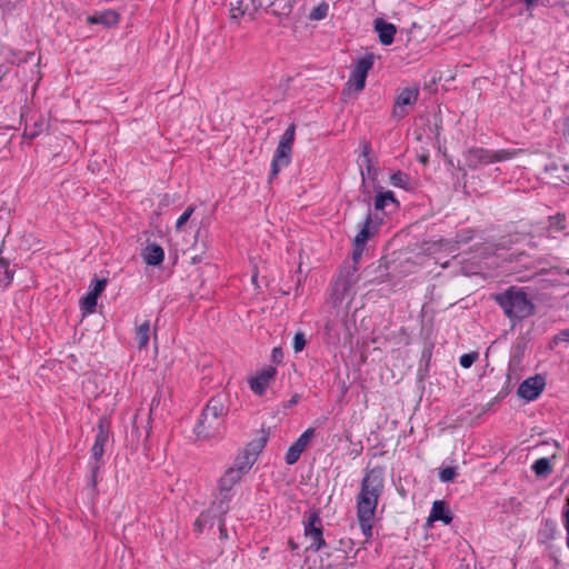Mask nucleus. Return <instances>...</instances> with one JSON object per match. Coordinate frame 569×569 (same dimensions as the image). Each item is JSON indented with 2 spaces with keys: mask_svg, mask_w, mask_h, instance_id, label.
Segmentation results:
<instances>
[{
  "mask_svg": "<svg viewBox=\"0 0 569 569\" xmlns=\"http://www.w3.org/2000/svg\"><path fill=\"white\" fill-rule=\"evenodd\" d=\"M243 475L230 467L219 480V500L218 511L220 513H227L229 510V502L232 498L231 489L238 483Z\"/></svg>",
  "mask_w": 569,
  "mask_h": 569,
  "instance_id": "obj_5",
  "label": "nucleus"
},
{
  "mask_svg": "<svg viewBox=\"0 0 569 569\" xmlns=\"http://www.w3.org/2000/svg\"><path fill=\"white\" fill-rule=\"evenodd\" d=\"M306 343H307V340H306L305 333L301 331H298L295 335L293 341H292V347H293L295 352L302 351L303 348L306 347Z\"/></svg>",
  "mask_w": 569,
  "mask_h": 569,
  "instance_id": "obj_44",
  "label": "nucleus"
},
{
  "mask_svg": "<svg viewBox=\"0 0 569 569\" xmlns=\"http://www.w3.org/2000/svg\"><path fill=\"white\" fill-rule=\"evenodd\" d=\"M89 20L93 23H102L106 26H111V24H116L118 22L119 16L114 11L108 10V11H104V12L93 16Z\"/></svg>",
  "mask_w": 569,
  "mask_h": 569,
  "instance_id": "obj_34",
  "label": "nucleus"
},
{
  "mask_svg": "<svg viewBox=\"0 0 569 569\" xmlns=\"http://www.w3.org/2000/svg\"><path fill=\"white\" fill-rule=\"evenodd\" d=\"M313 433H315V429L313 428H308L289 447V449L287 450L286 457H284V460H286L287 465H290V466L295 465L299 460L302 451L307 447V445H308L309 440L311 439V437L313 436Z\"/></svg>",
  "mask_w": 569,
  "mask_h": 569,
  "instance_id": "obj_17",
  "label": "nucleus"
},
{
  "mask_svg": "<svg viewBox=\"0 0 569 569\" xmlns=\"http://www.w3.org/2000/svg\"><path fill=\"white\" fill-rule=\"evenodd\" d=\"M12 58L9 59V61L11 63H14V64H22V63H27L29 61H32L34 58H36V52L34 51H28V52H23V53H20V54H17V53H12Z\"/></svg>",
  "mask_w": 569,
  "mask_h": 569,
  "instance_id": "obj_40",
  "label": "nucleus"
},
{
  "mask_svg": "<svg viewBox=\"0 0 569 569\" xmlns=\"http://www.w3.org/2000/svg\"><path fill=\"white\" fill-rule=\"evenodd\" d=\"M382 224V218L378 214H372L371 209H368L365 221L361 224V229L353 239V252L352 259L357 262L365 250V246L369 239H371Z\"/></svg>",
  "mask_w": 569,
  "mask_h": 569,
  "instance_id": "obj_4",
  "label": "nucleus"
},
{
  "mask_svg": "<svg viewBox=\"0 0 569 569\" xmlns=\"http://www.w3.org/2000/svg\"><path fill=\"white\" fill-rule=\"evenodd\" d=\"M531 468L537 477L546 478L552 473V466L548 458L537 459Z\"/></svg>",
  "mask_w": 569,
  "mask_h": 569,
  "instance_id": "obj_32",
  "label": "nucleus"
},
{
  "mask_svg": "<svg viewBox=\"0 0 569 569\" xmlns=\"http://www.w3.org/2000/svg\"><path fill=\"white\" fill-rule=\"evenodd\" d=\"M328 11L329 4L327 2H321L310 11L308 18L310 20H322L328 16Z\"/></svg>",
  "mask_w": 569,
  "mask_h": 569,
  "instance_id": "obj_38",
  "label": "nucleus"
},
{
  "mask_svg": "<svg viewBox=\"0 0 569 569\" xmlns=\"http://www.w3.org/2000/svg\"><path fill=\"white\" fill-rule=\"evenodd\" d=\"M493 299L510 320L526 319L536 311L533 302L528 298L525 290L515 286L508 288L505 292L495 295Z\"/></svg>",
  "mask_w": 569,
  "mask_h": 569,
  "instance_id": "obj_2",
  "label": "nucleus"
},
{
  "mask_svg": "<svg viewBox=\"0 0 569 569\" xmlns=\"http://www.w3.org/2000/svg\"><path fill=\"white\" fill-rule=\"evenodd\" d=\"M518 382H519V377H518L517 372L515 370H512L511 368H509L508 373H507V386H506V388H503L505 389L503 391H506V390L510 391L511 389H513L517 386Z\"/></svg>",
  "mask_w": 569,
  "mask_h": 569,
  "instance_id": "obj_46",
  "label": "nucleus"
},
{
  "mask_svg": "<svg viewBox=\"0 0 569 569\" xmlns=\"http://www.w3.org/2000/svg\"><path fill=\"white\" fill-rule=\"evenodd\" d=\"M539 396L540 393H516V398L510 401H512V406L520 407L530 401H535Z\"/></svg>",
  "mask_w": 569,
  "mask_h": 569,
  "instance_id": "obj_39",
  "label": "nucleus"
},
{
  "mask_svg": "<svg viewBox=\"0 0 569 569\" xmlns=\"http://www.w3.org/2000/svg\"><path fill=\"white\" fill-rule=\"evenodd\" d=\"M98 297L94 296L91 292H88L83 298L80 300L81 309L84 312H93L97 307Z\"/></svg>",
  "mask_w": 569,
  "mask_h": 569,
  "instance_id": "obj_37",
  "label": "nucleus"
},
{
  "mask_svg": "<svg viewBox=\"0 0 569 569\" xmlns=\"http://www.w3.org/2000/svg\"><path fill=\"white\" fill-rule=\"evenodd\" d=\"M93 288L89 291L93 293L94 296L99 297L100 293L106 289L107 287V279H97L94 278L92 280Z\"/></svg>",
  "mask_w": 569,
  "mask_h": 569,
  "instance_id": "obj_48",
  "label": "nucleus"
},
{
  "mask_svg": "<svg viewBox=\"0 0 569 569\" xmlns=\"http://www.w3.org/2000/svg\"><path fill=\"white\" fill-rule=\"evenodd\" d=\"M390 183L393 187L410 190L412 188L411 178L406 172L398 170L390 176Z\"/></svg>",
  "mask_w": 569,
  "mask_h": 569,
  "instance_id": "obj_30",
  "label": "nucleus"
},
{
  "mask_svg": "<svg viewBox=\"0 0 569 569\" xmlns=\"http://www.w3.org/2000/svg\"><path fill=\"white\" fill-rule=\"evenodd\" d=\"M351 289V282L348 279H339L336 281L332 296L336 301L342 302V300L347 297L348 292Z\"/></svg>",
  "mask_w": 569,
  "mask_h": 569,
  "instance_id": "obj_31",
  "label": "nucleus"
},
{
  "mask_svg": "<svg viewBox=\"0 0 569 569\" xmlns=\"http://www.w3.org/2000/svg\"><path fill=\"white\" fill-rule=\"evenodd\" d=\"M142 256L147 264L159 266L164 259V251L161 246L150 243L143 249Z\"/></svg>",
  "mask_w": 569,
  "mask_h": 569,
  "instance_id": "obj_23",
  "label": "nucleus"
},
{
  "mask_svg": "<svg viewBox=\"0 0 569 569\" xmlns=\"http://www.w3.org/2000/svg\"><path fill=\"white\" fill-rule=\"evenodd\" d=\"M458 170L462 171L463 172V176H466V170L462 168V167H458Z\"/></svg>",
  "mask_w": 569,
  "mask_h": 569,
  "instance_id": "obj_61",
  "label": "nucleus"
},
{
  "mask_svg": "<svg viewBox=\"0 0 569 569\" xmlns=\"http://www.w3.org/2000/svg\"><path fill=\"white\" fill-rule=\"evenodd\" d=\"M110 422L106 417H101L97 425V435L91 448V457L89 461L91 479L90 485L97 486V477L100 468L103 466L104 447L109 440Z\"/></svg>",
  "mask_w": 569,
  "mask_h": 569,
  "instance_id": "obj_3",
  "label": "nucleus"
},
{
  "mask_svg": "<svg viewBox=\"0 0 569 569\" xmlns=\"http://www.w3.org/2000/svg\"><path fill=\"white\" fill-rule=\"evenodd\" d=\"M480 393H470L463 400L465 403L462 406L463 411L459 416L460 421H467L468 419L481 417L487 412L491 405L501 400V397L498 395L493 400L483 403L480 401L478 397Z\"/></svg>",
  "mask_w": 569,
  "mask_h": 569,
  "instance_id": "obj_6",
  "label": "nucleus"
},
{
  "mask_svg": "<svg viewBox=\"0 0 569 569\" xmlns=\"http://www.w3.org/2000/svg\"><path fill=\"white\" fill-rule=\"evenodd\" d=\"M420 161H421L422 163H426V162L428 161V156H421V157H420Z\"/></svg>",
  "mask_w": 569,
  "mask_h": 569,
  "instance_id": "obj_59",
  "label": "nucleus"
},
{
  "mask_svg": "<svg viewBox=\"0 0 569 569\" xmlns=\"http://www.w3.org/2000/svg\"><path fill=\"white\" fill-rule=\"evenodd\" d=\"M194 211V207L193 206H189L184 212L178 218L177 222H176V228L179 230L182 228V226L190 219L191 214L193 213Z\"/></svg>",
  "mask_w": 569,
  "mask_h": 569,
  "instance_id": "obj_47",
  "label": "nucleus"
},
{
  "mask_svg": "<svg viewBox=\"0 0 569 569\" xmlns=\"http://www.w3.org/2000/svg\"><path fill=\"white\" fill-rule=\"evenodd\" d=\"M552 342L558 345L559 342H569V329H563L559 331L555 337Z\"/></svg>",
  "mask_w": 569,
  "mask_h": 569,
  "instance_id": "obj_49",
  "label": "nucleus"
},
{
  "mask_svg": "<svg viewBox=\"0 0 569 569\" xmlns=\"http://www.w3.org/2000/svg\"><path fill=\"white\" fill-rule=\"evenodd\" d=\"M373 62V53L368 52L353 66L348 83L353 87L356 91H361L365 88L367 74L369 70L372 69Z\"/></svg>",
  "mask_w": 569,
  "mask_h": 569,
  "instance_id": "obj_7",
  "label": "nucleus"
},
{
  "mask_svg": "<svg viewBox=\"0 0 569 569\" xmlns=\"http://www.w3.org/2000/svg\"><path fill=\"white\" fill-rule=\"evenodd\" d=\"M268 438H269V432L266 431L264 429H262L260 431V436L258 438L253 439L252 441H250L246 446V448L243 450V453L252 456V457H254L257 459L258 455L266 447Z\"/></svg>",
  "mask_w": 569,
  "mask_h": 569,
  "instance_id": "obj_25",
  "label": "nucleus"
},
{
  "mask_svg": "<svg viewBox=\"0 0 569 569\" xmlns=\"http://www.w3.org/2000/svg\"><path fill=\"white\" fill-rule=\"evenodd\" d=\"M558 528L557 523L552 519H545L542 522V527L539 530V538L546 542L553 540L557 536Z\"/></svg>",
  "mask_w": 569,
  "mask_h": 569,
  "instance_id": "obj_29",
  "label": "nucleus"
},
{
  "mask_svg": "<svg viewBox=\"0 0 569 569\" xmlns=\"http://www.w3.org/2000/svg\"><path fill=\"white\" fill-rule=\"evenodd\" d=\"M376 189V196L373 199V208L378 214L383 219V216L390 214L398 210L400 203L396 199V196L390 190H383L382 187L378 186Z\"/></svg>",
  "mask_w": 569,
  "mask_h": 569,
  "instance_id": "obj_9",
  "label": "nucleus"
},
{
  "mask_svg": "<svg viewBox=\"0 0 569 569\" xmlns=\"http://www.w3.org/2000/svg\"><path fill=\"white\" fill-rule=\"evenodd\" d=\"M452 518V513L445 501L436 500L432 503L431 512L428 518L429 521H442L445 525H449Z\"/></svg>",
  "mask_w": 569,
  "mask_h": 569,
  "instance_id": "obj_22",
  "label": "nucleus"
},
{
  "mask_svg": "<svg viewBox=\"0 0 569 569\" xmlns=\"http://www.w3.org/2000/svg\"><path fill=\"white\" fill-rule=\"evenodd\" d=\"M289 545L292 550L297 548V545L292 540L289 541Z\"/></svg>",
  "mask_w": 569,
  "mask_h": 569,
  "instance_id": "obj_60",
  "label": "nucleus"
},
{
  "mask_svg": "<svg viewBox=\"0 0 569 569\" xmlns=\"http://www.w3.org/2000/svg\"><path fill=\"white\" fill-rule=\"evenodd\" d=\"M385 470L377 466L366 469L361 480L360 492L357 496V518L366 539L372 536V525L379 498L385 489Z\"/></svg>",
  "mask_w": 569,
  "mask_h": 569,
  "instance_id": "obj_1",
  "label": "nucleus"
},
{
  "mask_svg": "<svg viewBox=\"0 0 569 569\" xmlns=\"http://www.w3.org/2000/svg\"><path fill=\"white\" fill-rule=\"evenodd\" d=\"M256 458L246 453H242L236 459L234 465L232 468H234L237 471H239L241 475H246L251 467L254 465Z\"/></svg>",
  "mask_w": 569,
  "mask_h": 569,
  "instance_id": "obj_33",
  "label": "nucleus"
},
{
  "mask_svg": "<svg viewBox=\"0 0 569 569\" xmlns=\"http://www.w3.org/2000/svg\"><path fill=\"white\" fill-rule=\"evenodd\" d=\"M277 369L272 366L263 368L257 373L256 377L249 380V385L252 391H263L271 379L274 378Z\"/></svg>",
  "mask_w": 569,
  "mask_h": 569,
  "instance_id": "obj_20",
  "label": "nucleus"
},
{
  "mask_svg": "<svg viewBox=\"0 0 569 569\" xmlns=\"http://www.w3.org/2000/svg\"><path fill=\"white\" fill-rule=\"evenodd\" d=\"M218 527H219V531H220V538L221 539H224L228 537V533H227V529H226V523H224V519L223 517H221L218 521Z\"/></svg>",
  "mask_w": 569,
  "mask_h": 569,
  "instance_id": "obj_51",
  "label": "nucleus"
},
{
  "mask_svg": "<svg viewBox=\"0 0 569 569\" xmlns=\"http://www.w3.org/2000/svg\"><path fill=\"white\" fill-rule=\"evenodd\" d=\"M295 136H296V124L295 123H291L287 129L286 131L283 132V134L281 136V139L279 142H284L286 144H289L292 147L293 144V141H295Z\"/></svg>",
  "mask_w": 569,
  "mask_h": 569,
  "instance_id": "obj_43",
  "label": "nucleus"
},
{
  "mask_svg": "<svg viewBox=\"0 0 569 569\" xmlns=\"http://www.w3.org/2000/svg\"><path fill=\"white\" fill-rule=\"evenodd\" d=\"M521 1L526 4L527 8L533 7L538 3V0H521Z\"/></svg>",
  "mask_w": 569,
  "mask_h": 569,
  "instance_id": "obj_54",
  "label": "nucleus"
},
{
  "mask_svg": "<svg viewBox=\"0 0 569 569\" xmlns=\"http://www.w3.org/2000/svg\"><path fill=\"white\" fill-rule=\"evenodd\" d=\"M545 387L546 377L541 373H537L522 380L516 391H543Z\"/></svg>",
  "mask_w": 569,
  "mask_h": 569,
  "instance_id": "obj_24",
  "label": "nucleus"
},
{
  "mask_svg": "<svg viewBox=\"0 0 569 569\" xmlns=\"http://www.w3.org/2000/svg\"><path fill=\"white\" fill-rule=\"evenodd\" d=\"M563 170H565L566 172H568V174L566 176V179H567V180H568V182H569V164H565V166H563Z\"/></svg>",
  "mask_w": 569,
  "mask_h": 569,
  "instance_id": "obj_58",
  "label": "nucleus"
},
{
  "mask_svg": "<svg viewBox=\"0 0 569 569\" xmlns=\"http://www.w3.org/2000/svg\"><path fill=\"white\" fill-rule=\"evenodd\" d=\"M332 329V323L330 321H328L325 326V331L326 333H329Z\"/></svg>",
  "mask_w": 569,
  "mask_h": 569,
  "instance_id": "obj_57",
  "label": "nucleus"
},
{
  "mask_svg": "<svg viewBox=\"0 0 569 569\" xmlns=\"http://www.w3.org/2000/svg\"><path fill=\"white\" fill-rule=\"evenodd\" d=\"M419 97V88H405L402 89L395 100L392 116L395 118H403L407 111L403 109L405 106H412L417 102Z\"/></svg>",
  "mask_w": 569,
  "mask_h": 569,
  "instance_id": "obj_13",
  "label": "nucleus"
},
{
  "mask_svg": "<svg viewBox=\"0 0 569 569\" xmlns=\"http://www.w3.org/2000/svg\"><path fill=\"white\" fill-rule=\"evenodd\" d=\"M457 476L456 468L453 467H447L440 470L439 472V479L442 482H449L452 481Z\"/></svg>",
  "mask_w": 569,
  "mask_h": 569,
  "instance_id": "obj_45",
  "label": "nucleus"
},
{
  "mask_svg": "<svg viewBox=\"0 0 569 569\" xmlns=\"http://www.w3.org/2000/svg\"><path fill=\"white\" fill-rule=\"evenodd\" d=\"M158 406L159 405V399L154 396L151 400V406H150V411L152 412L153 409H154V406Z\"/></svg>",
  "mask_w": 569,
  "mask_h": 569,
  "instance_id": "obj_56",
  "label": "nucleus"
},
{
  "mask_svg": "<svg viewBox=\"0 0 569 569\" xmlns=\"http://www.w3.org/2000/svg\"><path fill=\"white\" fill-rule=\"evenodd\" d=\"M151 326L150 321L146 320L136 328V339L138 348L144 349L150 340Z\"/></svg>",
  "mask_w": 569,
  "mask_h": 569,
  "instance_id": "obj_27",
  "label": "nucleus"
},
{
  "mask_svg": "<svg viewBox=\"0 0 569 569\" xmlns=\"http://www.w3.org/2000/svg\"><path fill=\"white\" fill-rule=\"evenodd\" d=\"M258 11L251 7V0H238L236 3H230V18L236 21L244 16H248L250 20H254Z\"/></svg>",
  "mask_w": 569,
  "mask_h": 569,
  "instance_id": "obj_21",
  "label": "nucleus"
},
{
  "mask_svg": "<svg viewBox=\"0 0 569 569\" xmlns=\"http://www.w3.org/2000/svg\"><path fill=\"white\" fill-rule=\"evenodd\" d=\"M366 176L371 177L372 180L376 179L377 176V169L373 168L371 163V159H367V161H362L361 163V178H362V193H363V201L369 202L370 200V191L366 189Z\"/></svg>",
  "mask_w": 569,
  "mask_h": 569,
  "instance_id": "obj_26",
  "label": "nucleus"
},
{
  "mask_svg": "<svg viewBox=\"0 0 569 569\" xmlns=\"http://www.w3.org/2000/svg\"><path fill=\"white\" fill-rule=\"evenodd\" d=\"M561 516H562L563 527H565L566 533H567L566 545H567V548L569 549V496L566 498V503L562 508Z\"/></svg>",
  "mask_w": 569,
  "mask_h": 569,
  "instance_id": "obj_42",
  "label": "nucleus"
},
{
  "mask_svg": "<svg viewBox=\"0 0 569 569\" xmlns=\"http://www.w3.org/2000/svg\"><path fill=\"white\" fill-rule=\"evenodd\" d=\"M370 150H371L370 144L368 142L363 143V146H362L363 161H367V159H370V157H369Z\"/></svg>",
  "mask_w": 569,
  "mask_h": 569,
  "instance_id": "obj_52",
  "label": "nucleus"
},
{
  "mask_svg": "<svg viewBox=\"0 0 569 569\" xmlns=\"http://www.w3.org/2000/svg\"><path fill=\"white\" fill-rule=\"evenodd\" d=\"M7 73H8V69L4 68L3 66H0V82L3 80V78L6 77Z\"/></svg>",
  "mask_w": 569,
  "mask_h": 569,
  "instance_id": "obj_55",
  "label": "nucleus"
},
{
  "mask_svg": "<svg viewBox=\"0 0 569 569\" xmlns=\"http://www.w3.org/2000/svg\"><path fill=\"white\" fill-rule=\"evenodd\" d=\"M44 121L42 119L34 121L32 124L27 123L23 136L30 140L37 138L44 130Z\"/></svg>",
  "mask_w": 569,
  "mask_h": 569,
  "instance_id": "obj_36",
  "label": "nucleus"
},
{
  "mask_svg": "<svg viewBox=\"0 0 569 569\" xmlns=\"http://www.w3.org/2000/svg\"><path fill=\"white\" fill-rule=\"evenodd\" d=\"M229 410V393H216L203 408V416H212L221 420Z\"/></svg>",
  "mask_w": 569,
  "mask_h": 569,
  "instance_id": "obj_14",
  "label": "nucleus"
},
{
  "mask_svg": "<svg viewBox=\"0 0 569 569\" xmlns=\"http://www.w3.org/2000/svg\"><path fill=\"white\" fill-rule=\"evenodd\" d=\"M253 10H264L279 19L287 18L292 12L290 0H251Z\"/></svg>",
  "mask_w": 569,
  "mask_h": 569,
  "instance_id": "obj_10",
  "label": "nucleus"
},
{
  "mask_svg": "<svg viewBox=\"0 0 569 569\" xmlns=\"http://www.w3.org/2000/svg\"><path fill=\"white\" fill-rule=\"evenodd\" d=\"M271 358H272V361L274 363H280L282 362V359H283V352H282V349L280 347H276L272 349V352H271Z\"/></svg>",
  "mask_w": 569,
  "mask_h": 569,
  "instance_id": "obj_50",
  "label": "nucleus"
},
{
  "mask_svg": "<svg viewBox=\"0 0 569 569\" xmlns=\"http://www.w3.org/2000/svg\"><path fill=\"white\" fill-rule=\"evenodd\" d=\"M298 401H299V396H298L297 393H295V395L292 396V398L288 401V403L286 405V407H287V408L292 407V406L297 405V403H298Z\"/></svg>",
  "mask_w": 569,
  "mask_h": 569,
  "instance_id": "obj_53",
  "label": "nucleus"
},
{
  "mask_svg": "<svg viewBox=\"0 0 569 569\" xmlns=\"http://www.w3.org/2000/svg\"><path fill=\"white\" fill-rule=\"evenodd\" d=\"M543 234L548 238L557 239L561 236H568L569 230L567 219L563 213H557L548 218L547 224L543 227Z\"/></svg>",
  "mask_w": 569,
  "mask_h": 569,
  "instance_id": "obj_16",
  "label": "nucleus"
},
{
  "mask_svg": "<svg viewBox=\"0 0 569 569\" xmlns=\"http://www.w3.org/2000/svg\"><path fill=\"white\" fill-rule=\"evenodd\" d=\"M224 516L226 513L218 511V501H214L206 511L200 513L194 522V527L199 532H202L204 527L209 526L211 528L216 520L219 521Z\"/></svg>",
  "mask_w": 569,
  "mask_h": 569,
  "instance_id": "obj_19",
  "label": "nucleus"
},
{
  "mask_svg": "<svg viewBox=\"0 0 569 569\" xmlns=\"http://www.w3.org/2000/svg\"><path fill=\"white\" fill-rule=\"evenodd\" d=\"M221 430V420L212 416H203L201 412L200 419L198 420L194 432L199 439H212L216 438Z\"/></svg>",
  "mask_w": 569,
  "mask_h": 569,
  "instance_id": "obj_11",
  "label": "nucleus"
},
{
  "mask_svg": "<svg viewBox=\"0 0 569 569\" xmlns=\"http://www.w3.org/2000/svg\"><path fill=\"white\" fill-rule=\"evenodd\" d=\"M521 152V149H501L496 151L491 150L492 163L513 159L517 154Z\"/></svg>",
  "mask_w": 569,
  "mask_h": 569,
  "instance_id": "obj_35",
  "label": "nucleus"
},
{
  "mask_svg": "<svg viewBox=\"0 0 569 569\" xmlns=\"http://www.w3.org/2000/svg\"><path fill=\"white\" fill-rule=\"evenodd\" d=\"M463 159L465 164L471 170L492 163L491 150L480 147H471L467 149L463 152Z\"/></svg>",
  "mask_w": 569,
  "mask_h": 569,
  "instance_id": "obj_12",
  "label": "nucleus"
},
{
  "mask_svg": "<svg viewBox=\"0 0 569 569\" xmlns=\"http://www.w3.org/2000/svg\"><path fill=\"white\" fill-rule=\"evenodd\" d=\"M305 535L311 540L310 549L319 551L327 546L323 538L322 521L317 511L310 513L307 523L305 525Z\"/></svg>",
  "mask_w": 569,
  "mask_h": 569,
  "instance_id": "obj_8",
  "label": "nucleus"
},
{
  "mask_svg": "<svg viewBox=\"0 0 569 569\" xmlns=\"http://www.w3.org/2000/svg\"><path fill=\"white\" fill-rule=\"evenodd\" d=\"M479 358V353L477 351H471L469 353H465L460 357L459 363L462 368H470Z\"/></svg>",
  "mask_w": 569,
  "mask_h": 569,
  "instance_id": "obj_41",
  "label": "nucleus"
},
{
  "mask_svg": "<svg viewBox=\"0 0 569 569\" xmlns=\"http://www.w3.org/2000/svg\"><path fill=\"white\" fill-rule=\"evenodd\" d=\"M292 147L284 142H279L271 161L270 177L272 180L278 176L281 167H287L291 161Z\"/></svg>",
  "mask_w": 569,
  "mask_h": 569,
  "instance_id": "obj_15",
  "label": "nucleus"
},
{
  "mask_svg": "<svg viewBox=\"0 0 569 569\" xmlns=\"http://www.w3.org/2000/svg\"><path fill=\"white\" fill-rule=\"evenodd\" d=\"M0 288H7L13 280L14 269L10 268V261L4 258H0Z\"/></svg>",
  "mask_w": 569,
  "mask_h": 569,
  "instance_id": "obj_28",
  "label": "nucleus"
},
{
  "mask_svg": "<svg viewBox=\"0 0 569 569\" xmlns=\"http://www.w3.org/2000/svg\"><path fill=\"white\" fill-rule=\"evenodd\" d=\"M373 30L377 32L379 42L382 46H390L397 33V27L380 17L373 20Z\"/></svg>",
  "mask_w": 569,
  "mask_h": 569,
  "instance_id": "obj_18",
  "label": "nucleus"
}]
</instances>
